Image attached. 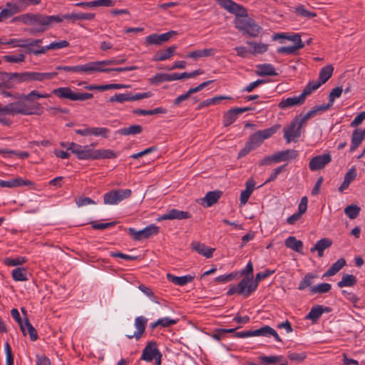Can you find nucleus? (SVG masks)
I'll use <instances>...</instances> for the list:
<instances>
[{"label":"nucleus","mask_w":365,"mask_h":365,"mask_svg":"<svg viewBox=\"0 0 365 365\" xmlns=\"http://www.w3.org/2000/svg\"><path fill=\"white\" fill-rule=\"evenodd\" d=\"M217 4L228 12L236 16L235 27L251 37H257L262 29L255 21L248 16L245 8L232 0H216Z\"/></svg>","instance_id":"f257e3e1"},{"label":"nucleus","mask_w":365,"mask_h":365,"mask_svg":"<svg viewBox=\"0 0 365 365\" xmlns=\"http://www.w3.org/2000/svg\"><path fill=\"white\" fill-rule=\"evenodd\" d=\"M14 20H19L26 25L33 26L29 29L31 34H41L45 32L48 28L53 26L54 24L62 22V18L60 15H44L41 14L27 13L17 16Z\"/></svg>","instance_id":"f03ea898"},{"label":"nucleus","mask_w":365,"mask_h":365,"mask_svg":"<svg viewBox=\"0 0 365 365\" xmlns=\"http://www.w3.org/2000/svg\"><path fill=\"white\" fill-rule=\"evenodd\" d=\"M14 103H10L3 107V114L14 115L21 114L25 115H41L43 112V108L39 103L29 106L24 99H17Z\"/></svg>","instance_id":"7ed1b4c3"},{"label":"nucleus","mask_w":365,"mask_h":365,"mask_svg":"<svg viewBox=\"0 0 365 365\" xmlns=\"http://www.w3.org/2000/svg\"><path fill=\"white\" fill-rule=\"evenodd\" d=\"M52 94L59 98H65L71 101H86L93 97V93H75L69 87H60L52 91Z\"/></svg>","instance_id":"20e7f679"},{"label":"nucleus","mask_w":365,"mask_h":365,"mask_svg":"<svg viewBox=\"0 0 365 365\" xmlns=\"http://www.w3.org/2000/svg\"><path fill=\"white\" fill-rule=\"evenodd\" d=\"M130 189L112 190L104 194L103 202L106 205H117L125 199L131 196Z\"/></svg>","instance_id":"39448f33"},{"label":"nucleus","mask_w":365,"mask_h":365,"mask_svg":"<svg viewBox=\"0 0 365 365\" xmlns=\"http://www.w3.org/2000/svg\"><path fill=\"white\" fill-rule=\"evenodd\" d=\"M251 278L245 277L238 283L237 286H232L227 292V296H231L235 293L242 295L245 298L249 297L252 292L256 290V285L249 287V282H251Z\"/></svg>","instance_id":"423d86ee"},{"label":"nucleus","mask_w":365,"mask_h":365,"mask_svg":"<svg viewBox=\"0 0 365 365\" xmlns=\"http://www.w3.org/2000/svg\"><path fill=\"white\" fill-rule=\"evenodd\" d=\"M68 150H71L78 160H94L95 150L89 145H81L75 143H70Z\"/></svg>","instance_id":"0eeeda50"},{"label":"nucleus","mask_w":365,"mask_h":365,"mask_svg":"<svg viewBox=\"0 0 365 365\" xmlns=\"http://www.w3.org/2000/svg\"><path fill=\"white\" fill-rule=\"evenodd\" d=\"M160 228L154 224H150L144 229L137 231L133 227L128 228V233L135 241H140L143 239H148L159 233Z\"/></svg>","instance_id":"6e6552de"},{"label":"nucleus","mask_w":365,"mask_h":365,"mask_svg":"<svg viewBox=\"0 0 365 365\" xmlns=\"http://www.w3.org/2000/svg\"><path fill=\"white\" fill-rule=\"evenodd\" d=\"M333 71L334 67L331 65L323 67L319 71L318 80L317 81H309L306 87L312 93L331 77Z\"/></svg>","instance_id":"1a4fd4ad"},{"label":"nucleus","mask_w":365,"mask_h":365,"mask_svg":"<svg viewBox=\"0 0 365 365\" xmlns=\"http://www.w3.org/2000/svg\"><path fill=\"white\" fill-rule=\"evenodd\" d=\"M310 94H312V93L305 86L299 96L282 99L279 103L278 107L280 109L285 110L295 106H302L304 103L307 96H309Z\"/></svg>","instance_id":"9d476101"},{"label":"nucleus","mask_w":365,"mask_h":365,"mask_svg":"<svg viewBox=\"0 0 365 365\" xmlns=\"http://www.w3.org/2000/svg\"><path fill=\"white\" fill-rule=\"evenodd\" d=\"M153 93L150 91L145 93H138L135 94H133L131 93H116L113 96H111L108 99L109 103H123L126 101H139L143 98H147L151 97Z\"/></svg>","instance_id":"9b49d317"},{"label":"nucleus","mask_w":365,"mask_h":365,"mask_svg":"<svg viewBox=\"0 0 365 365\" xmlns=\"http://www.w3.org/2000/svg\"><path fill=\"white\" fill-rule=\"evenodd\" d=\"M160 354L161 352L158 348L156 341H150L147 343L142 351L140 360L151 362Z\"/></svg>","instance_id":"f8f14e48"},{"label":"nucleus","mask_w":365,"mask_h":365,"mask_svg":"<svg viewBox=\"0 0 365 365\" xmlns=\"http://www.w3.org/2000/svg\"><path fill=\"white\" fill-rule=\"evenodd\" d=\"M177 34L178 33L175 31H170L162 34H153L146 36L145 42L149 45L160 46Z\"/></svg>","instance_id":"ddd939ff"},{"label":"nucleus","mask_w":365,"mask_h":365,"mask_svg":"<svg viewBox=\"0 0 365 365\" xmlns=\"http://www.w3.org/2000/svg\"><path fill=\"white\" fill-rule=\"evenodd\" d=\"M331 161V157L329 153L319 155L310 160L309 167L312 171H317L324 168Z\"/></svg>","instance_id":"4468645a"},{"label":"nucleus","mask_w":365,"mask_h":365,"mask_svg":"<svg viewBox=\"0 0 365 365\" xmlns=\"http://www.w3.org/2000/svg\"><path fill=\"white\" fill-rule=\"evenodd\" d=\"M148 323V319L143 316L137 317L135 319V327L136 328V331H135L133 334H126V337L129 339H132L135 338L137 341H138L142 336L143 335L146 325Z\"/></svg>","instance_id":"2eb2a0df"},{"label":"nucleus","mask_w":365,"mask_h":365,"mask_svg":"<svg viewBox=\"0 0 365 365\" xmlns=\"http://www.w3.org/2000/svg\"><path fill=\"white\" fill-rule=\"evenodd\" d=\"M69 43L68 41L66 40H62L60 41H54L51 43L49 45L46 46H42L39 49H34V48H29V50L27 51L28 53H33L35 56H39L41 54L45 53L48 50L51 49H60L63 48H66L68 46Z\"/></svg>","instance_id":"dca6fc26"},{"label":"nucleus","mask_w":365,"mask_h":365,"mask_svg":"<svg viewBox=\"0 0 365 365\" xmlns=\"http://www.w3.org/2000/svg\"><path fill=\"white\" fill-rule=\"evenodd\" d=\"M191 217V214L188 212L179 210L178 209H171L165 214L160 216L158 219V221L166 220H184Z\"/></svg>","instance_id":"f3484780"},{"label":"nucleus","mask_w":365,"mask_h":365,"mask_svg":"<svg viewBox=\"0 0 365 365\" xmlns=\"http://www.w3.org/2000/svg\"><path fill=\"white\" fill-rule=\"evenodd\" d=\"M297 120H292L289 126L284 128V137L287 143H290L301 135V130L298 133Z\"/></svg>","instance_id":"a211bd4d"},{"label":"nucleus","mask_w":365,"mask_h":365,"mask_svg":"<svg viewBox=\"0 0 365 365\" xmlns=\"http://www.w3.org/2000/svg\"><path fill=\"white\" fill-rule=\"evenodd\" d=\"M34 183L31 180H24L22 178H16L9 180H0V187L14 188L23 186L32 185Z\"/></svg>","instance_id":"6ab92c4d"},{"label":"nucleus","mask_w":365,"mask_h":365,"mask_svg":"<svg viewBox=\"0 0 365 365\" xmlns=\"http://www.w3.org/2000/svg\"><path fill=\"white\" fill-rule=\"evenodd\" d=\"M108 70L100 67L98 61H92L84 65H78L77 73H92L94 72L108 73Z\"/></svg>","instance_id":"aec40b11"},{"label":"nucleus","mask_w":365,"mask_h":365,"mask_svg":"<svg viewBox=\"0 0 365 365\" xmlns=\"http://www.w3.org/2000/svg\"><path fill=\"white\" fill-rule=\"evenodd\" d=\"M57 72H31L29 71V82L38 81L43 82L46 80H51L56 77Z\"/></svg>","instance_id":"412c9836"},{"label":"nucleus","mask_w":365,"mask_h":365,"mask_svg":"<svg viewBox=\"0 0 365 365\" xmlns=\"http://www.w3.org/2000/svg\"><path fill=\"white\" fill-rule=\"evenodd\" d=\"M177 49V46L173 45L165 50H159L153 56V61H163L170 58Z\"/></svg>","instance_id":"4be33fe9"},{"label":"nucleus","mask_w":365,"mask_h":365,"mask_svg":"<svg viewBox=\"0 0 365 365\" xmlns=\"http://www.w3.org/2000/svg\"><path fill=\"white\" fill-rule=\"evenodd\" d=\"M332 245V241L329 238H322L318 240L315 245L310 249L311 252H317L319 257H323L324 251L329 248Z\"/></svg>","instance_id":"5701e85b"},{"label":"nucleus","mask_w":365,"mask_h":365,"mask_svg":"<svg viewBox=\"0 0 365 365\" xmlns=\"http://www.w3.org/2000/svg\"><path fill=\"white\" fill-rule=\"evenodd\" d=\"M191 247L194 251L206 258L212 257L213 252L215 251L214 248H210L200 242H192L191 243Z\"/></svg>","instance_id":"b1692460"},{"label":"nucleus","mask_w":365,"mask_h":365,"mask_svg":"<svg viewBox=\"0 0 365 365\" xmlns=\"http://www.w3.org/2000/svg\"><path fill=\"white\" fill-rule=\"evenodd\" d=\"M166 277L169 282L173 283L174 284L184 286L187 283L191 282L194 279L195 276L188 274L181 277H177L170 273H168Z\"/></svg>","instance_id":"393cba45"},{"label":"nucleus","mask_w":365,"mask_h":365,"mask_svg":"<svg viewBox=\"0 0 365 365\" xmlns=\"http://www.w3.org/2000/svg\"><path fill=\"white\" fill-rule=\"evenodd\" d=\"M257 75L259 76H277L278 73L275 71L274 67L270 63H262L257 66Z\"/></svg>","instance_id":"a878e982"},{"label":"nucleus","mask_w":365,"mask_h":365,"mask_svg":"<svg viewBox=\"0 0 365 365\" xmlns=\"http://www.w3.org/2000/svg\"><path fill=\"white\" fill-rule=\"evenodd\" d=\"M255 182L250 178L246 182V188L240 194V203L245 205L255 190Z\"/></svg>","instance_id":"bb28decb"},{"label":"nucleus","mask_w":365,"mask_h":365,"mask_svg":"<svg viewBox=\"0 0 365 365\" xmlns=\"http://www.w3.org/2000/svg\"><path fill=\"white\" fill-rule=\"evenodd\" d=\"M284 245L287 247L292 249V250L303 254V242L294 236L287 237L284 241Z\"/></svg>","instance_id":"cd10ccee"},{"label":"nucleus","mask_w":365,"mask_h":365,"mask_svg":"<svg viewBox=\"0 0 365 365\" xmlns=\"http://www.w3.org/2000/svg\"><path fill=\"white\" fill-rule=\"evenodd\" d=\"M222 195V192L220 190L210 191L207 192L202 200L205 201L206 202V207H209L217 203Z\"/></svg>","instance_id":"c85d7f7f"},{"label":"nucleus","mask_w":365,"mask_h":365,"mask_svg":"<svg viewBox=\"0 0 365 365\" xmlns=\"http://www.w3.org/2000/svg\"><path fill=\"white\" fill-rule=\"evenodd\" d=\"M215 54V49L205 48L202 50H196L187 53V57L193 59H197L202 57L212 56Z\"/></svg>","instance_id":"c756f323"},{"label":"nucleus","mask_w":365,"mask_h":365,"mask_svg":"<svg viewBox=\"0 0 365 365\" xmlns=\"http://www.w3.org/2000/svg\"><path fill=\"white\" fill-rule=\"evenodd\" d=\"M276 156L278 162L287 161L292 159H296L298 157V151L296 150L288 149L276 153Z\"/></svg>","instance_id":"7c9ffc66"},{"label":"nucleus","mask_w":365,"mask_h":365,"mask_svg":"<svg viewBox=\"0 0 365 365\" xmlns=\"http://www.w3.org/2000/svg\"><path fill=\"white\" fill-rule=\"evenodd\" d=\"M346 265V260L344 258L339 259L336 262L324 273V277H331L336 274L340 269Z\"/></svg>","instance_id":"2f4dec72"},{"label":"nucleus","mask_w":365,"mask_h":365,"mask_svg":"<svg viewBox=\"0 0 365 365\" xmlns=\"http://www.w3.org/2000/svg\"><path fill=\"white\" fill-rule=\"evenodd\" d=\"M94 154V160L113 159L118 156V154L110 149H97L95 150Z\"/></svg>","instance_id":"473e14b6"},{"label":"nucleus","mask_w":365,"mask_h":365,"mask_svg":"<svg viewBox=\"0 0 365 365\" xmlns=\"http://www.w3.org/2000/svg\"><path fill=\"white\" fill-rule=\"evenodd\" d=\"M230 100L232 97L226 96H215L212 98L206 99L202 102H200L197 108V109L200 110L202 108L208 107L211 105H216L220 103L222 100Z\"/></svg>","instance_id":"72a5a7b5"},{"label":"nucleus","mask_w":365,"mask_h":365,"mask_svg":"<svg viewBox=\"0 0 365 365\" xmlns=\"http://www.w3.org/2000/svg\"><path fill=\"white\" fill-rule=\"evenodd\" d=\"M143 128L140 125H132L129 127L122 128L115 131V133H118L121 135H136L139 134L142 132Z\"/></svg>","instance_id":"f704fd0d"},{"label":"nucleus","mask_w":365,"mask_h":365,"mask_svg":"<svg viewBox=\"0 0 365 365\" xmlns=\"http://www.w3.org/2000/svg\"><path fill=\"white\" fill-rule=\"evenodd\" d=\"M274 273V270H270V269H266L263 272H258L256 274L255 280L254 281L253 276H247L249 278H251L252 281L251 282H249V287H253L256 285V289L258 287L259 282L261 280L269 277L272 274Z\"/></svg>","instance_id":"c9c22d12"},{"label":"nucleus","mask_w":365,"mask_h":365,"mask_svg":"<svg viewBox=\"0 0 365 365\" xmlns=\"http://www.w3.org/2000/svg\"><path fill=\"white\" fill-rule=\"evenodd\" d=\"M133 113L138 115H151L155 114H165L167 113V109L163 107H158L152 110L138 108L133 110Z\"/></svg>","instance_id":"e433bc0d"},{"label":"nucleus","mask_w":365,"mask_h":365,"mask_svg":"<svg viewBox=\"0 0 365 365\" xmlns=\"http://www.w3.org/2000/svg\"><path fill=\"white\" fill-rule=\"evenodd\" d=\"M317 277V275L314 273H307L300 281L298 286V289L302 291L305 289L307 287H312L311 284L314 282V279H316Z\"/></svg>","instance_id":"4c0bfd02"},{"label":"nucleus","mask_w":365,"mask_h":365,"mask_svg":"<svg viewBox=\"0 0 365 365\" xmlns=\"http://www.w3.org/2000/svg\"><path fill=\"white\" fill-rule=\"evenodd\" d=\"M356 277L353 274H344L337 283L339 287H352L356 284Z\"/></svg>","instance_id":"58836bf2"},{"label":"nucleus","mask_w":365,"mask_h":365,"mask_svg":"<svg viewBox=\"0 0 365 365\" xmlns=\"http://www.w3.org/2000/svg\"><path fill=\"white\" fill-rule=\"evenodd\" d=\"M247 43L252 46V50L250 53L254 55L264 53L268 50V44L266 43H257L254 41H247Z\"/></svg>","instance_id":"ea45409f"},{"label":"nucleus","mask_w":365,"mask_h":365,"mask_svg":"<svg viewBox=\"0 0 365 365\" xmlns=\"http://www.w3.org/2000/svg\"><path fill=\"white\" fill-rule=\"evenodd\" d=\"M364 138L360 134L359 129H355L351 135V145L350 147V153H353L361 143Z\"/></svg>","instance_id":"a19ab883"},{"label":"nucleus","mask_w":365,"mask_h":365,"mask_svg":"<svg viewBox=\"0 0 365 365\" xmlns=\"http://www.w3.org/2000/svg\"><path fill=\"white\" fill-rule=\"evenodd\" d=\"M8 45H12V47H20V48H26V53H27V51L31 48L29 47V38H13L11 39L9 41H6V43Z\"/></svg>","instance_id":"79ce46f5"},{"label":"nucleus","mask_w":365,"mask_h":365,"mask_svg":"<svg viewBox=\"0 0 365 365\" xmlns=\"http://www.w3.org/2000/svg\"><path fill=\"white\" fill-rule=\"evenodd\" d=\"M27 271L24 267H17L12 271V277L14 280L18 282L27 281Z\"/></svg>","instance_id":"37998d69"},{"label":"nucleus","mask_w":365,"mask_h":365,"mask_svg":"<svg viewBox=\"0 0 365 365\" xmlns=\"http://www.w3.org/2000/svg\"><path fill=\"white\" fill-rule=\"evenodd\" d=\"M322 315L321 307L319 305H314L312 307L309 314L306 316L307 319L311 320L312 322H317Z\"/></svg>","instance_id":"c03bdc74"},{"label":"nucleus","mask_w":365,"mask_h":365,"mask_svg":"<svg viewBox=\"0 0 365 365\" xmlns=\"http://www.w3.org/2000/svg\"><path fill=\"white\" fill-rule=\"evenodd\" d=\"M280 128L279 124H276L270 128L258 130L257 133L259 134L263 140L269 138L272 136Z\"/></svg>","instance_id":"a18cd8bd"},{"label":"nucleus","mask_w":365,"mask_h":365,"mask_svg":"<svg viewBox=\"0 0 365 365\" xmlns=\"http://www.w3.org/2000/svg\"><path fill=\"white\" fill-rule=\"evenodd\" d=\"M284 359V357L282 356H275V355H272V356H259V360L260 361V362L263 364H266V365H268V364H276L277 363H279V361H281V360Z\"/></svg>","instance_id":"49530a36"},{"label":"nucleus","mask_w":365,"mask_h":365,"mask_svg":"<svg viewBox=\"0 0 365 365\" xmlns=\"http://www.w3.org/2000/svg\"><path fill=\"white\" fill-rule=\"evenodd\" d=\"M331 285L329 283H322L315 286L310 287L312 294H324L330 291Z\"/></svg>","instance_id":"de8ad7c7"},{"label":"nucleus","mask_w":365,"mask_h":365,"mask_svg":"<svg viewBox=\"0 0 365 365\" xmlns=\"http://www.w3.org/2000/svg\"><path fill=\"white\" fill-rule=\"evenodd\" d=\"M110 130L105 127H93L91 128V135L101 136L104 138L109 137Z\"/></svg>","instance_id":"09e8293b"},{"label":"nucleus","mask_w":365,"mask_h":365,"mask_svg":"<svg viewBox=\"0 0 365 365\" xmlns=\"http://www.w3.org/2000/svg\"><path fill=\"white\" fill-rule=\"evenodd\" d=\"M149 83L151 85H159L163 82H168V73H156L154 76L148 79Z\"/></svg>","instance_id":"8fccbe9b"},{"label":"nucleus","mask_w":365,"mask_h":365,"mask_svg":"<svg viewBox=\"0 0 365 365\" xmlns=\"http://www.w3.org/2000/svg\"><path fill=\"white\" fill-rule=\"evenodd\" d=\"M360 210L361 208L359 206L356 205H350L344 209V213L349 218L354 220L357 217Z\"/></svg>","instance_id":"3c124183"},{"label":"nucleus","mask_w":365,"mask_h":365,"mask_svg":"<svg viewBox=\"0 0 365 365\" xmlns=\"http://www.w3.org/2000/svg\"><path fill=\"white\" fill-rule=\"evenodd\" d=\"M294 12L301 16L307 17L308 19L314 18L317 16V14L307 10L305 6L302 4L299 5L294 8Z\"/></svg>","instance_id":"603ef678"},{"label":"nucleus","mask_w":365,"mask_h":365,"mask_svg":"<svg viewBox=\"0 0 365 365\" xmlns=\"http://www.w3.org/2000/svg\"><path fill=\"white\" fill-rule=\"evenodd\" d=\"M24 329H27L28 333L29 334L30 339L32 341H36L38 339V334L36 329L33 327V325L29 322L28 318L25 319L24 323Z\"/></svg>","instance_id":"864d4df0"},{"label":"nucleus","mask_w":365,"mask_h":365,"mask_svg":"<svg viewBox=\"0 0 365 365\" xmlns=\"http://www.w3.org/2000/svg\"><path fill=\"white\" fill-rule=\"evenodd\" d=\"M302 48V45H293L289 46H282L277 48V53L282 54H294Z\"/></svg>","instance_id":"5fc2aeb1"},{"label":"nucleus","mask_w":365,"mask_h":365,"mask_svg":"<svg viewBox=\"0 0 365 365\" xmlns=\"http://www.w3.org/2000/svg\"><path fill=\"white\" fill-rule=\"evenodd\" d=\"M237 118V117L236 116L235 113L232 111V109H230L225 113L223 116L224 126L227 127L230 125L236 120Z\"/></svg>","instance_id":"6e6d98bb"},{"label":"nucleus","mask_w":365,"mask_h":365,"mask_svg":"<svg viewBox=\"0 0 365 365\" xmlns=\"http://www.w3.org/2000/svg\"><path fill=\"white\" fill-rule=\"evenodd\" d=\"M11 73V76L13 77L14 80H15L16 83L29 82V71L22 72V73Z\"/></svg>","instance_id":"4d7b16f0"},{"label":"nucleus","mask_w":365,"mask_h":365,"mask_svg":"<svg viewBox=\"0 0 365 365\" xmlns=\"http://www.w3.org/2000/svg\"><path fill=\"white\" fill-rule=\"evenodd\" d=\"M26 262L25 257H18L16 258H5L4 264L7 266H17L21 265Z\"/></svg>","instance_id":"13d9d810"},{"label":"nucleus","mask_w":365,"mask_h":365,"mask_svg":"<svg viewBox=\"0 0 365 365\" xmlns=\"http://www.w3.org/2000/svg\"><path fill=\"white\" fill-rule=\"evenodd\" d=\"M264 140L259 135V134L257 132L253 133L250 136V138L247 143H248L250 145L254 147V150L257 148Z\"/></svg>","instance_id":"bf43d9fd"},{"label":"nucleus","mask_w":365,"mask_h":365,"mask_svg":"<svg viewBox=\"0 0 365 365\" xmlns=\"http://www.w3.org/2000/svg\"><path fill=\"white\" fill-rule=\"evenodd\" d=\"M271 327L265 325L256 330H250L251 336H269V332Z\"/></svg>","instance_id":"052dcab7"},{"label":"nucleus","mask_w":365,"mask_h":365,"mask_svg":"<svg viewBox=\"0 0 365 365\" xmlns=\"http://www.w3.org/2000/svg\"><path fill=\"white\" fill-rule=\"evenodd\" d=\"M26 56L24 53L17 55H7L4 56V59L9 63H21L25 61Z\"/></svg>","instance_id":"680f3d73"},{"label":"nucleus","mask_w":365,"mask_h":365,"mask_svg":"<svg viewBox=\"0 0 365 365\" xmlns=\"http://www.w3.org/2000/svg\"><path fill=\"white\" fill-rule=\"evenodd\" d=\"M11 315L14 318V319L19 324L21 331L23 332L24 335H25V329L24 325V322H23L18 309L15 308L12 309L11 310Z\"/></svg>","instance_id":"e2e57ef3"},{"label":"nucleus","mask_w":365,"mask_h":365,"mask_svg":"<svg viewBox=\"0 0 365 365\" xmlns=\"http://www.w3.org/2000/svg\"><path fill=\"white\" fill-rule=\"evenodd\" d=\"M341 293L355 307H359L358 305L359 298L355 294L346 290H342Z\"/></svg>","instance_id":"0e129e2a"},{"label":"nucleus","mask_w":365,"mask_h":365,"mask_svg":"<svg viewBox=\"0 0 365 365\" xmlns=\"http://www.w3.org/2000/svg\"><path fill=\"white\" fill-rule=\"evenodd\" d=\"M287 165H283L281 166H279L273 170L272 173L269 175V178L266 180L264 182V184H267L268 182H272L275 180L278 176L279 174H280L282 172H283L285 170Z\"/></svg>","instance_id":"69168bd1"},{"label":"nucleus","mask_w":365,"mask_h":365,"mask_svg":"<svg viewBox=\"0 0 365 365\" xmlns=\"http://www.w3.org/2000/svg\"><path fill=\"white\" fill-rule=\"evenodd\" d=\"M237 275V273H233V272L227 274L220 275V276L217 277L215 279V281L217 282H219V283L225 284V283H227L228 282L233 280L236 277Z\"/></svg>","instance_id":"338daca9"},{"label":"nucleus","mask_w":365,"mask_h":365,"mask_svg":"<svg viewBox=\"0 0 365 365\" xmlns=\"http://www.w3.org/2000/svg\"><path fill=\"white\" fill-rule=\"evenodd\" d=\"M343 89L341 86H337L331 90L329 96V103L333 105V103L336 98L341 96Z\"/></svg>","instance_id":"774afa93"}]
</instances>
